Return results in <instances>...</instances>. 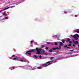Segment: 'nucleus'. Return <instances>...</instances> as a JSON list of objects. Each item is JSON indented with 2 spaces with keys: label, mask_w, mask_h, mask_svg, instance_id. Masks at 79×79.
<instances>
[{
  "label": "nucleus",
  "mask_w": 79,
  "mask_h": 79,
  "mask_svg": "<svg viewBox=\"0 0 79 79\" xmlns=\"http://www.w3.org/2000/svg\"><path fill=\"white\" fill-rule=\"evenodd\" d=\"M59 43H60V44L59 45V48L58 47H56V48H52V49H53V50H61V47L63 45V44L62 43V42H60Z\"/></svg>",
  "instance_id": "obj_1"
},
{
  "label": "nucleus",
  "mask_w": 79,
  "mask_h": 79,
  "mask_svg": "<svg viewBox=\"0 0 79 79\" xmlns=\"http://www.w3.org/2000/svg\"><path fill=\"white\" fill-rule=\"evenodd\" d=\"M69 43H70V44H71V43H72V41H69Z\"/></svg>",
  "instance_id": "obj_32"
},
{
  "label": "nucleus",
  "mask_w": 79,
  "mask_h": 79,
  "mask_svg": "<svg viewBox=\"0 0 79 79\" xmlns=\"http://www.w3.org/2000/svg\"><path fill=\"white\" fill-rule=\"evenodd\" d=\"M1 17H2V16H0V18Z\"/></svg>",
  "instance_id": "obj_45"
},
{
  "label": "nucleus",
  "mask_w": 79,
  "mask_h": 79,
  "mask_svg": "<svg viewBox=\"0 0 79 79\" xmlns=\"http://www.w3.org/2000/svg\"><path fill=\"white\" fill-rule=\"evenodd\" d=\"M64 41H64V39H63L62 40V42L63 44H64Z\"/></svg>",
  "instance_id": "obj_20"
},
{
  "label": "nucleus",
  "mask_w": 79,
  "mask_h": 79,
  "mask_svg": "<svg viewBox=\"0 0 79 79\" xmlns=\"http://www.w3.org/2000/svg\"><path fill=\"white\" fill-rule=\"evenodd\" d=\"M53 60H51V61H48V62H46V63H47V64H48V63H51V62H52V61H53Z\"/></svg>",
  "instance_id": "obj_12"
},
{
  "label": "nucleus",
  "mask_w": 79,
  "mask_h": 79,
  "mask_svg": "<svg viewBox=\"0 0 79 79\" xmlns=\"http://www.w3.org/2000/svg\"><path fill=\"white\" fill-rule=\"evenodd\" d=\"M75 32H77V33L79 34V29H77Z\"/></svg>",
  "instance_id": "obj_11"
},
{
  "label": "nucleus",
  "mask_w": 79,
  "mask_h": 79,
  "mask_svg": "<svg viewBox=\"0 0 79 79\" xmlns=\"http://www.w3.org/2000/svg\"><path fill=\"white\" fill-rule=\"evenodd\" d=\"M59 52V51H56V52L57 53H58V52Z\"/></svg>",
  "instance_id": "obj_36"
},
{
  "label": "nucleus",
  "mask_w": 79,
  "mask_h": 79,
  "mask_svg": "<svg viewBox=\"0 0 79 79\" xmlns=\"http://www.w3.org/2000/svg\"><path fill=\"white\" fill-rule=\"evenodd\" d=\"M60 35L58 34L57 35H56V38H57V39H58V40H60Z\"/></svg>",
  "instance_id": "obj_7"
},
{
  "label": "nucleus",
  "mask_w": 79,
  "mask_h": 79,
  "mask_svg": "<svg viewBox=\"0 0 79 79\" xmlns=\"http://www.w3.org/2000/svg\"><path fill=\"white\" fill-rule=\"evenodd\" d=\"M71 37H74V38H75L76 37H79V35L77 34H75L74 35H71Z\"/></svg>",
  "instance_id": "obj_6"
},
{
  "label": "nucleus",
  "mask_w": 79,
  "mask_h": 79,
  "mask_svg": "<svg viewBox=\"0 0 79 79\" xmlns=\"http://www.w3.org/2000/svg\"><path fill=\"white\" fill-rule=\"evenodd\" d=\"M73 44H79V43L78 42V41H75L73 42Z\"/></svg>",
  "instance_id": "obj_10"
},
{
  "label": "nucleus",
  "mask_w": 79,
  "mask_h": 79,
  "mask_svg": "<svg viewBox=\"0 0 79 79\" xmlns=\"http://www.w3.org/2000/svg\"><path fill=\"white\" fill-rule=\"evenodd\" d=\"M47 44H48V45H50V43L49 42H48L47 43Z\"/></svg>",
  "instance_id": "obj_24"
},
{
  "label": "nucleus",
  "mask_w": 79,
  "mask_h": 79,
  "mask_svg": "<svg viewBox=\"0 0 79 79\" xmlns=\"http://www.w3.org/2000/svg\"><path fill=\"white\" fill-rule=\"evenodd\" d=\"M45 55H47V53H45Z\"/></svg>",
  "instance_id": "obj_41"
},
{
  "label": "nucleus",
  "mask_w": 79,
  "mask_h": 79,
  "mask_svg": "<svg viewBox=\"0 0 79 79\" xmlns=\"http://www.w3.org/2000/svg\"><path fill=\"white\" fill-rule=\"evenodd\" d=\"M67 41L69 42V41L70 40V39L69 38H67Z\"/></svg>",
  "instance_id": "obj_19"
},
{
  "label": "nucleus",
  "mask_w": 79,
  "mask_h": 79,
  "mask_svg": "<svg viewBox=\"0 0 79 79\" xmlns=\"http://www.w3.org/2000/svg\"><path fill=\"white\" fill-rule=\"evenodd\" d=\"M33 56H34V57H35V58H38V56H37L35 55Z\"/></svg>",
  "instance_id": "obj_18"
},
{
  "label": "nucleus",
  "mask_w": 79,
  "mask_h": 79,
  "mask_svg": "<svg viewBox=\"0 0 79 79\" xmlns=\"http://www.w3.org/2000/svg\"><path fill=\"white\" fill-rule=\"evenodd\" d=\"M75 39L76 40H78V38L76 37L75 38Z\"/></svg>",
  "instance_id": "obj_23"
},
{
  "label": "nucleus",
  "mask_w": 79,
  "mask_h": 79,
  "mask_svg": "<svg viewBox=\"0 0 79 79\" xmlns=\"http://www.w3.org/2000/svg\"><path fill=\"white\" fill-rule=\"evenodd\" d=\"M14 56H15V55H13L12 56V57H9L10 59H11V60H18V59L16 58H13L12 57H14Z\"/></svg>",
  "instance_id": "obj_5"
},
{
  "label": "nucleus",
  "mask_w": 79,
  "mask_h": 79,
  "mask_svg": "<svg viewBox=\"0 0 79 79\" xmlns=\"http://www.w3.org/2000/svg\"><path fill=\"white\" fill-rule=\"evenodd\" d=\"M64 13H66V14L67 13V12H66V11H65L64 12Z\"/></svg>",
  "instance_id": "obj_30"
},
{
  "label": "nucleus",
  "mask_w": 79,
  "mask_h": 79,
  "mask_svg": "<svg viewBox=\"0 0 79 79\" xmlns=\"http://www.w3.org/2000/svg\"><path fill=\"white\" fill-rule=\"evenodd\" d=\"M42 66H44V67H47V66H48V65L47 64H42Z\"/></svg>",
  "instance_id": "obj_9"
},
{
  "label": "nucleus",
  "mask_w": 79,
  "mask_h": 79,
  "mask_svg": "<svg viewBox=\"0 0 79 79\" xmlns=\"http://www.w3.org/2000/svg\"><path fill=\"white\" fill-rule=\"evenodd\" d=\"M56 61H54V63H56Z\"/></svg>",
  "instance_id": "obj_40"
},
{
  "label": "nucleus",
  "mask_w": 79,
  "mask_h": 79,
  "mask_svg": "<svg viewBox=\"0 0 79 79\" xmlns=\"http://www.w3.org/2000/svg\"><path fill=\"white\" fill-rule=\"evenodd\" d=\"M53 58H54V57H51L50 58V60H53Z\"/></svg>",
  "instance_id": "obj_17"
},
{
  "label": "nucleus",
  "mask_w": 79,
  "mask_h": 79,
  "mask_svg": "<svg viewBox=\"0 0 79 79\" xmlns=\"http://www.w3.org/2000/svg\"><path fill=\"white\" fill-rule=\"evenodd\" d=\"M13 69H15V67H13Z\"/></svg>",
  "instance_id": "obj_39"
},
{
  "label": "nucleus",
  "mask_w": 79,
  "mask_h": 79,
  "mask_svg": "<svg viewBox=\"0 0 79 79\" xmlns=\"http://www.w3.org/2000/svg\"><path fill=\"white\" fill-rule=\"evenodd\" d=\"M49 52H53V50H52V49H51L49 50Z\"/></svg>",
  "instance_id": "obj_15"
},
{
  "label": "nucleus",
  "mask_w": 79,
  "mask_h": 79,
  "mask_svg": "<svg viewBox=\"0 0 79 79\" xmlns=\"http://www.w3.org/2000/svg\"><path fill=\"white\" fill-rule=\"evenodd\" d=\"M9 8H10V7H8L7 8H6L5 9L3 10H1L0 11H1V12H2V11H4V10H7V9H8Z\"/></svg>",
  "instance_id": "obj_8"
},
{
  "label": "nucleus",
  "mask_w": 79,
  "mask_h": 79,
  "mask_svg": "<svg viewBox=\"0 0 79 79\" xmlns=\"http://www.w3.org/2000/svg\"><path fill=\"white\" fill-rule=\"evenodd\" d=\"M36 52H37L36 53V54H40V52L42 51V49L39 48H36Z\"/></svg>",
  "instance_id": "obj_2"
},
{
  "label": "nucleus",
  "mask_w": 79,
  "mask_h": 79,
  "mask_svg": "<svg viewBox=\"0 0 79 79\" xmlns=\"http://www.w3.org/2000/svg\"><path fill=\"white\" fill-rule=\"evenodd\" d=\"M75 17H77L78 16V15H75Z\"/></svg>",
  "instance_id": "obj_31"
},
{
  "label": "nucleus",
  "mask_w": 79,
  "mask_h": 79,
  "mask_svg": "<svg viewBox=\"0 0 79 79\" xmlns=\"http://www.w3.org/2000/svg\"><path fill=\"white\" fill-rule=\"evenodd\" d=\"M37 69H42V67H38L37 68Z\"/></svg>",
  "instance_id": "obj_13"
},
{
  "label": "nucleus",
  "mask_w": 79,
  "mask_h": 79,
  "mask_svg": "<svg viewBox=\"0 0 79 79\" xmlns=\"http://www.w3.org/2000/svg\"><path fill=\"white\" fill-rule=\"evenodd\" d=\"M2 12V11H0V13H1Z\"/></svg>",
  "instance_id": "obj_42"
},
{
  "label": "nucleus",
  "mask_w": 79,
  "mask_h": 79,
  "mask_svg": "<svg viewBox=\"0 0 79 79\" xmlns=\"http://www.w3.org/2000/svg\"><path fill=\"white\" fill-rule=\"evenodd\" d=\"M42 56H41V55H40L39 58H40V59H41V58H42Z\"/></svg>",
  "instance_id": "obj_21"
},
{
  "label": "nucleus",
  "mask_w": 79,
  "mask_h": 79,
  "mask_svg": "<svg viewBox=\"0 0 79 79\" xmlns=\"http://www.w3.org/2000/svg\"><path fill=\"white\" fill-rule=\"evenodd\" d=\"M13 7H14V6H12L11 7V8H13Z\"/></svg>",
  "instance_id": "obj_38"
},
{
  "label": "nucleus",
  "mask_w": 79,
  "mask_h": 79,
  "mask_svg": "<svg viewBox=\"0 0 79 79\" xmlns=\"http://www.w3.org/2000/svg\"><path fill=\"white\" fill-rule=\"evenodd\" d=\"M33 42H34V41H31L30 42V44H32V43H33Z\"/></svg>",
  "instance_id": "obj_22"
},
{
  "label": "nucleus",
  "mask_w": 79,
  "mask_h": 79,
  "mask_svg": "<svg viewBox=\"0 0 79 79\" xmlns=\"http://www.w3.org/2000/svg\"><path fill=\"white\" fill-rule=\"evenodd\" d=\"M45 49H46V50H48V47H46L45 48Z\"/></svg>",
  "instance_id": "obj_27"
},
{
  "label": "nucleus",
  "mask_w": 79,
  "mask_h": 79,
  "mask_svg": "<svg viewBox=\"0 0 79 79\" xmlns=\"http://www.w3.org/2000/svg\"><path fill=\"white\" fill-rule=\"evenodd\" d=\"M49 64L48 65H50V64Z\"/></svg>",
  "instance_id": "obj_37"
},
{
  "label": "nucleus",
  "mask_w": 79,
  "mask_h": 79,
  "mask_svg": "<svg viewBox=\"0 0 79 79\" xmlns=\"http://www.w3.org/2000/svg\"><path fill=\"white\" fill-rule=\"evenodd\" d=\"M20 61H21L22 62H24V60H21Z\"/></svg>",
  "instance_id": "obj_26"
},
{
  "label": "nucleus",
  "mask_w": 79,
  "mask_h": 79,
  "mask_svg": "<svg viewBox=\"0 0 79 79\" xmlns=\"http://www.w3.org/2000/svg\"><path fill=\"white\" fill-rule=\"evenodd\" d=\"M11 70H12V69H11Z\"/></svg>",
  "instance_id": "obj_46"
},
{
  "label": "nucleus",
  "mask_w": 79,
  "mask_h": 79,
  "mask_svg": "<svg viewBox=\"0 0 79 79\" xmlns=\"http://www.w3.org/2000/svg\"><path fill=\"white\" fill-rule=\"evenodd\" d=\"M6 11H4V12L3 13V14H2V15H5V14H6Z\"/></svg>",
  "instance_id": "obj_14"
},
{
  "label": "nucleus",
  "mask_w": 79,
  "mask_h": 79,
  "mask_svg": "<svg viewBox=\"0 0 79 79\" xmlns=\"http://www.w3.org/2000/svg\"><path fill=\"white\" fill-rule=\"evenodd\" d=\"M44 52H45V51H44Z\"/></svg>",
  "instance_id": "obj_44"
},
{
  "label": "nucleus",
  "mask_w": 79,
  "mask_h": 79,
  "mask_svg": "<svg viewBox=\"0 0 79 79\" xmlns=\"http://www.w3.org/2000/svg\"><path fill=\"white\" fill-rule=\"evenodd\" d=\"M8 17H5V19H8Z\"/></svg>",
  "instance_id": "obj_28"
},
{
  "label": "nucleus",
  "mask_w": 79,
  "mask_h": 79,
  "mask_svg": "<svg viewBox=\"0 0 79 79\" xmlns=\"http://www.w3.org/2000/svg\"><path fill=\"white\" fill-rule=\"evenodd\" d=\"M78 45V47H79V45Z\"/></svg>",
  "instance_id": "obj_43"
},
{
  "label": "nucleus",
  "mask_w": 79,
  "mask_h": 79,
  "mask_svg": "<svg viewBox=\"0 0 79 79\" xmlns=\"http://www.w3.org/2000/svg\"><path fill=\"white\" fill-rule=\"evenodd\" d=\"M34 50H35V49H32L31 50L28 51L27 52L25 53V54H28V55L31 56V52H33Z\"/></svg>",
  "instance_id": "obj_3"
},
{
  "label": "nucleus",
  "mask_w": 79,
  "mask_h": 79,
  "mask_svg": "<svg viewBox=\"0 0 79 79\" xmlns=\"http://www.w3.org/2000/svg\"><path fill=\"white\" fill-rule=\"evenodd\" d=\"M44 47H45V46L43 45H41V48H44Z\"/></svg>",
  "instance_id": "obj_16"
},
{
  "label": "nucleus",
  "mask_w": 79,
  "mask_h": 79,
  "mask_svg": "<svg viewBox=\"0 0 79 79\" xmlns=\"http://www.w3.org/2000/svg\"><path fill=\"white\" fill-rule=\"evenodd\" d=\"M55 45H58V44L56 42L55 43Z\"/></svg>",
  "instance_id": "obj_25"
},
{
  "label": "nucleus",
  "mask_w": 79,
  "mask_h": 79,
  "mask_svg": "<svg viewBox=\"0 0 79 79\" xmlns=\"http://www.w3.org/2000/svg\"><path fill=\"white\" fill-rule=\"evenodd\" d=\"M73 40V42H75L74 41H75V40Z\"/></svg>",
  "instance_id": "obj_34"
},
{
  "label": "nucleus",
  "mask_w": 79,
  "mask_h": 79,
  "mask_svg": "<svg viewBox=\"0 0 79 79\" xmlns=\"http://www.w3.org/2000/svg\"><path fill=\"white\" fill-rule=\"evenodd\" d=\"M73 47H76V45L75 44H73Z\"/></svg>",
  "instance_id": "obj_29"
},
{
  "label": "nucleus",
  "mask_w": 79,
  "mask_h": 79,
  "mask_svg": "<svg viewBox=\"0 0 79 79\" xmlns=\"http://www.w3.org/2000/svg\"><path fill=\"white\" fill-rule=\"evenodd\" d=\"M68 46V47H71V44H69L68 46L67 45H66L64 47V48H66L67 49L69 48L70 49H71V48H70L69 47H67Z\"/></svg>",
  "instance_id": "obj_4"
},
{
  "label": "nucleus",
  "mask_w": 79,
  "mask_h": 79,
  "mask_svg": "<svg viewBox=\"0 0 79 79\" xmlns=\"http://www.w3.org/2000/svg\"><path fill=\"white\" fill-rule=\"evenodd\" d=\"M5 15V16H8V15L5 14V15Z\"/></svg>",
  "instance_id": "obj_35"
},
{
  "label": "nucleus",
  "mask_w": 79,
  "mask_h": 79,
  "mask_svg": "<svg viewBox=\"0 0 79 79\" xmlns=\"http://www.w3.org/2000/svg\"><path fill=\"white\" fill-rule=\"evenodd\" d=\"M70 52H73L74 51V50H70Z\"/></svg>",
  "instance_id": "obj_33"
}]
</instances>
